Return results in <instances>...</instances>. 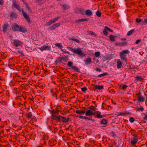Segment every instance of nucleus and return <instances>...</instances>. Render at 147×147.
Returning <instances> with one entry per match:
<instances>
[{
    "mask_svg": "<svg viewBox=\"0 0 147 147\" xmlns=\"http://www.w3.org/2000/svg\"><path fill=\"white\" fill-rule=\"evenodd\" d=\"M67 48L70 49L74 54H76L80 56L82 55L84 57L85 56V54L84 53H82V51L79 47L77 49H73L72 47H68Z\"/></svg>",
    "mask_w": 147,
    "mask_h": 147,
    "instance_id": "obj_1",
    "label": "nucleus"
},
{
    "mask_svg": "<svg viewBox=\"0 0 147 147\" xmlns=\"http://www.w3.org/2000/svg\"><path fill=\"white\" fill-rule=\"evenodd\" d=\"M129 51L128 50H124L122 51L120 54V57L123 61H125L126 59V55L125 54H129Z\"/></svg>",
    "mask_w": 147,
    "mask_h": 147,
    "instance_id": "obj_2",
    "label": "nucleus"
},
{
    "mask_svg": "<svg viewBox=\"0 0 147 147\" xmlns=\"http://www.w3.org/2000/svg\"><path fill=\"white\" fill-rule=\"evenodd\" d=\"M23 44V42L18 39H14L13 40V45L16 47L19 46H22Z\"/></svg>",
    "mask_w": 147,
    "mask_h": 147,
    "instance_id": "obj_3",
    "label": "nucleus"
},
{
    "mask_svg": "<svg viewBox=\"0 0 147 147\" xmlns=\"http://www.w3.org/2000/svg\"><path fill=\"white\" fill-rule=\"evenodd\" d=\"M60 17L58 16L55 17L54 19L50 20L49 22H47L45 24V26H48L51 25L53 24L56 22L59 18Z\"/></svg>",
    "mask_w": 147,
    "mask_h": 147,
    "instance_id": "obj_4",
    "label": "nucleus"
},
{
    "mask_svg": "<svg viewBox=\"0 0 147 147\" xmlns=\"http://www.w3.org/2000/svg\"><path fill=\"white\" fill-rule=\"evenodd\" d=\"M20 26L16 23H14L12 26V29L15 32L19 31Z\"/></svg>",
    "mask_w": 147,
    "mask_h": 147,
    "instance_id": "obj_5",
    "label": "nucleus"
},
{
    "mask_svg": "<svg viewBox=\"0 0 147 147\" xmlns=\"http://www.w3.org/2000/svg\"><path fill=\"white\" fill-rule=\"evenodd\" d=\"M13 6L16 8L19 11H21V8L19 5L16 3V1L15 0H13L12 1Z\"/></svg>",
    "mask_w": 147,
    "mask_h": 147,
    "instance_id": "obj_6",
    "label": "nucleus"
},
{
    "mask_svg": "<svg viewBox=\"0 0 147 147\" xmlns=\"http://www.w3.org/2000/svg\"><path fill=\"white\" fill-rule=\"evenodd\" d=\"M22 13L24 17L25 18L26 20L27 21L28 23H30V18L29 16L27 15L26 13L24 12L23 10H22Z\"/></svg>",
    "mask_w": 147,
    "mask_h": 147,
    "instance_id": "obj_7",
    "label": "nucleus"
},
{
    "mask_svg": "<svg viewBox=\"0 0 147 147\" xmlns=\"http://www.w3.org/2000/svg\"><path fill=\"white\" fill-rule=\"evenodd\" d=\"M97 112H98V111H96L95 112H93L90 110H88L86 112L85 115L88 116H92L94 115V113Z\"/></svg>",
    "mask_w": 147,
    "mask_h": 147,
    "instance_id": "obj_8",
    "label": "nucleus"
},
{
    "mask_svg": "<svg viewBox=\"0 0 147 147\" xmlns=\"http://www.w3.org/2000/svg\"><path fill=\"white\" fill-rule=\"evenodd\" d=\"M136 136H134V137L132 139H131L130 141V143L132 145H135L138 142V139L136 138Z\"/></svg>",
    "mask_w": 147,
    "mask_h": 147,
    "instance_id": "obj_9",
    "label": "nucleus"
},
{
    "mask_svg": "<svg viewBox=\"0 0 147 147\" xmlns=\"http://www.w3.org/2000/svg\"><path fill=\"white\" fill-rule=\"evenodd\" d=\"M51 49V47L49 45H44L42 47H40L39 48V49L42 51H43L45 50H46L47 49L50 50Z\"/></svg>",
    "mask_w": 147,
    "mask_h": 147,
    "instance_id": "obj_10",
    "label": "nucleus"
},
{
    "mask_svg": "<svg viewBox=\"0 0 147 147\" xmlns=\"http://www.w3.org/2000/svg\"><path fill=\"white\" fill-rule=\"evenodd\" d=\"M145 77V76H143V77L141 76H137L135 78V79L137 81H142L143 80L144 78Z\"/></svg>",
    "mask_w": 147,
    "mask_h": 147,
    "instance_id": "obj_11",
    "label": "nucleus"
},
{
    "mask_svg": "<svg viewBox=\"0 0 147 147\" xmlns=\"http://www.w3.org/2000/svg\"><path fill=\"white\" fill-rule=\"evenodd\" d=\"M9 26V25L8 24H4L3 27V32H6L7 30V28Z\"/></svg>",
    "mask_w": 147,
    "mask_h": 147,
    "instance_id": "obj_12",
    "label": "nucleus"
},
{
    "mask_svg": "<svg viewBox=\"0 0 147 147\" xmlns=\"http://www.w3.org/2000/svg\"><path fill=\"white\" fill-rule=\"evenodd\" d=\"M84 62L86 65H89L91 63L92 60L90 58L88 57L85 60H84Z\"/></svg>",
    "mask_w": 147,
    "mask_h": 147,
    "instance_id": "obj_13",
    "label": "nucleus"
},
{
    "mask_svg": "<svg viewBox=\"0 0 147 147\" xmlns=\"http://www.w3.org/2000/svg\"><path fill=\"white\" fill-rule=\"evenodd\" d=\"M19 31L25 32L27 31V30L25 28L23 27L22 26H21L19 27Z\"/></svg>",
    "mask_w": 147,
    "mask_h": 147,
    "instance_id": "obj_14",
    "label": "nucleus"
},
{
    "mask_svg": "<svg viewBox=\"0 0 147 147\" xmlns=\"http://www.w3.org/2000/svg\"><path fill=\"white\" fill-rule=\"evenodd\" d=\"M145 98L142 96H138V101L139 102H143L145 100Z\"/></svg>",
    "mask_w": 147,
    "mask_h": 147,
    "instance_id": "obj_15",
    "label": "nucleus"
},
{
    "mask_svg": "<svg viewBox=\"0 0 147 147\" xmlns=\"http://www.w3.org/2000/svg\"><path fill=\"white\" fill-rule=\"evenodd\" d=\"M50 113L52 114H59V111L58 109V108L56 109L55 110H53L50 111Z\"/></svg>",
    "mask_w": 147,
    "mask_h": 147,
    "instance_id": "obj_16",
    "label": "nucleus"
},
{
    "mask_svg": "<svg viewBox=\"0 0 147 147\" xmlns=\"http://www.w3.org/2000/svg\"><path fill=\"white\" fill-rule=\"evenodd\" d=\"M88 20V19L87 18H82L76 20L75 21V23L81 22H83L87 21Z\"/></svg>",
    "mask_w": 147,
    "mask_h": 147,
    "instance_id": "obj_17",
    "label": "nucleus"
},
{
    "mask_svg": "<svg viewBox=\"0 0 147 147\" xmlns=\"http://www.w3.org/2000/svg\"><path fill=\"white\" fill-rule=\"evenodd\" d=\"M69 119H70L69 117L66 118L64 117H62V121L63 123H67L69 121Z\"/></svg>",
    "mask_w": 147,
    "mask_h": 147,
    "instance_id": "obj_18",
    "label": "nucleus"
},
{
    "mask_svg": "<svg viewBox=\"0 0 147 147\" xmlns=\"http://www.w3.org/2000/svg\"><path fill=\"white\" fill-rule=\"evenodd\" d=\"M117 67L118 69L120 68L122 66V63L119 59H118L117 61Z\"/></svg>",
    "mask_w": 147,
    "mask_h": 147,
    "instance_id": "obj_19",
    "label": "nucleus"
},
{
    "mask_svg": "<svg viewBox=\"0 0 147 147\" xmlns=\"http://www.w3.org/2000/svg\"><path fill=\"white\" fill-rule=\"evenodd\" d=\"M131 114V113L129 112L127 113H125L123 112H120L118 114V116L121 115L122 116H125L126 115Z\"/></svg>",
    "mask_w": 147,
    "mask_h": 147,
    "instance_id": "obj_20",
    "label": "nucleus"
},
{
    "mask_svg": "<svg viewBox=\"0 0 147 147\" xmlns=\"http://www.w3.org/2000/svg\"><path fill=\"white\" fill-rule=\"evenodd\" d=\"M10 16L11 18H16L17 17V15L13 12H12L11 13Z\"/></svg>",
    "mask_w": 147,
    "mask_h": 147,
    "instance_id": "obj_21",
    "label": "nucleus"
},
{
    "mask_svg": "<svg viewBox=\"0 0 147 147\" xmlns=\"http://www.w3.org/2000/svg\"><path fill=\"white\" fill-rule=\"evenodd\" d=\"M86 15L87 16H90L92 13V12L89 9H87L85 11Z\"/></svg>",
    "mask_w": 147,
    "mask_h": 147,
    "instance_id": "obj_22",
    "label": "nucleus"
},
{
    "mask_svg": "<svg viewBox=\"0 0 147 147\" xmlns=\"http://www.w3.org/2000/svg\"><path fill=\"white\" fill-rule=\"evenodd\" d=\"M26 116L28 118H30L32 117V114L31 112H29L26 113Z\"/></svg>",
    "mask_w": 147,
    "mask_h": 147,
    "instance_id": "obj_23",
    "label": "nucleus"
},
{
    "mask_svg": "<svg viewBox=\"0 0 147 147\" xmlns=\"http://www.w3.org/2000/svg\"><path fill=\"white\" fill-rule=\"evenodd\" d=\"M106 27H107V26H105L104 29L103 31V33L104 35L105 36H107L108 35V30Z\"/></svg>",
    "mask_w": 147,
    "mask_h": 147,
    "instance_id": "obj_24",
    "label": "nucleus"
},
{
    "mask_svg": "<svg viewBox=\"0 0 147 147\" xmlns=\"http://www.w3.org/2000/svg\"><path fill=\"white\" fill-rule=\"evenodd\" d=\"M61 5L65 9H67L70 7V6L68 5Z\"/></svg>",
    "mask_w": 147,
    "mask_h": 147,
    "instance_id": "obj_25",
    "label": "nucleus"
},
{
    "mask_svg": "<svg viewBox=\"0 0 147 147\" xmlns=\"http://www.w3.org/2000/svg\"><path fill=\"white\" fill-rule=\"evenodd\" d=\"M76 112L78 114H84L85 113V111H79L78 110H76Z\"/></svg>",
    "mask_w": 147,
    "mask_h": 147,
    "instance_id": "obj_26",
    "label": "nucleus"
},
{
    "mask_svg": "<svg viewBox=\"0 0 147 147\" xmlns=\"http://www.w3.org/2000/svg\"><path fill=\"white\" fill-rule=\"evenodd\" d=\"M134 29H133L129 31L127 34V36H130L134 31Z\"/></svg>",
    "mask_w": 147,
    "mask_h": 147,
    "instance_id": "obj_27",
    "label": "nucleus"
},
{
    "mask_svg": "<svg viewBox=\"0 0 147 147\" xmlns=\"http://www.w3.org/2000/svg\"><path fill=\"white\" fill-rule=\"evenodd\" d=\"M96 15L99 17H100L101 16V13L99 11L97 10L96 13Z\"/></svg>",
    "mask_w": 147,
    "mask_h": 147,
    "instance_id": "obj_28",
    "label": "nucleus"
},
{
    "mask_svg": "<svg viewBox=\"0 0 147 147\" xmlns=\"http://www.w3.org/2000/svg\"><path fill=\"white\" fill-rule=\"evenodd\" d=\"M70 40L78 43H79L80 42V41L78 39H76L74 37H72L70 39Z\"/></svg>",
    "mask_w": 147,
    "mask_h": 147,
    "instance_id": "obj_29",
    "label": "nucleus"
},
{
    "mask_svg": "<svg viewBox=\"0 0 147 147\" xmlns=\"http://www.w3.org/2000/svg\"><path fill=\"white\" fill-rule=\"evenodd\" d=\"M99 113H98L96 115V117L100 119L102 118L103 117V116L102 115H101L100 114V112H98Z\"/></svg>",
    "mask_w": 147,
    "mask_h": 147,
    "instance_id": "obj_30",
    "label": "nucleus"
},
{
    "mask_svg": "<svg viewBox=\"0 0 147 147\" xmlns=\"http://www.w3.org/2000/svg\"><path fill=\"white\" fill-rule=\"evenodd\" d=\"M73 69H74L77 72H79L80 71L78 68L75 66H73L72 68Z\"/></svg>",
    "mask_w": 147,
    "mask_h": 147,
    "instance_id": "obj_31",
    "label": "nucleus"
},
{
    "mask_svg": "<svg viewBox=\"0 0 147 147\" xmlns=\"http://www.w3.org/2000/svg\"><path fill=\"white\" fill-rule=\"evenodd\" d=\"M107 121L106 119H103L101 121V123L102 124L106 125L107 124Z\"/></svg>",
    "mask_w": 147,
    "mask_h": 147,
    "instance_id": "obj_32",
    "label": "nucleus"
},
{
    "mask_svg": "<svg viewBox=\"0 0 147 147\" xmlns=\"http://www.w3.org/2000/svg\"><path fill=\"white\" fill-rule=\"evenodd\" d=\"M114 36L113 35H111L109 36V39L111 40L112 41H115V38L114 37Z\"/></svg>",
    "mask_w": 147,
    "mask_h": 147,
    "instance_id": "obj_33",
    "label": "nucleus"
},
{
    "mask_svg": "<svg viewBox=\"0 0 147 147\" xmlns=\"http://www.w3.org/2000/svg\"><path fill=\"white\" fill-rule=\"evenodd\" d=\"M96 88L97 89L99 90H100V89L103 88V86L102 85L101 86H98L96 85L95 86Z\"/></svg>",
    "mask_w": 147,
    "mask_h": 147,
    "instance_id": "obj_34",
    "label": "nucleus"
},
{
    "mask_svg": "<svg viewBox=\"0 0 147 147\" xmlns=\"http://www.w3.org/2000/svg\"><path fill=\"white\" fill-rule=\"evenodd\" d=\"M144 110V108L142 106H141L140 108H138L136 109V111H143Z\"/></svg>",
    "mask_w": 147,
    "mask_h": 147,
    "instance_id": "obj_35",
    "label": "nucleus"
},
{
    "mask_svg": "<svg viewBox=\"0 0 147 147\" xmlns=\"http://www.w3.org/2000/svg\"><path fill=\"white\" fill-rule=\"evenodd\" d=\"M108 73H105L103 74H99L98 75V77H102L104 76L107 75H108Z\"/></svg>",
    "mask_w": 147,
    "mask_h": 147,
    "instance_id": "obj_36",
    "label": "nucleus"
},
{
    "mask_svg": "<svg viewBox=\"0 0 147 147\" xmlns=\"http://www.w3.org/2000/svg\"><path fill=\"white\" fill-rule=\"evenodd\" d=\"M87 32L89 34H90L91 35H95V36H97V35L92 31H88Z\"/></svg>",
    "mask_w": 147,
    "mask_h": 147,
    "instance_id": "obj_37",
    "label": "nucleus"
},
{
    "mask_svg": "<svg viewBox=\"0 0 147 147\" xmlns=\"http://www.w3.org/2000/svg\"><path fill=\"white\" fill-rule=\"evenodd\" d=\"M52 118L53 119L55 120L56 121H57L58 119V116H57L55 115H52Z\"/></svg>",
    "mask_w": 147,
    "mask_h": 147,
    "instance_id": "obj_38",
    "label": "nucleus"
},
{
    "mask_svg": "<svg viewBox=\"0 0 147 147\" xmlns=\"http://www.w3.org/2000/svg\"><path fill=\"white\" fill-rule=\"evenodd\" d=\"M73 64V63L71 61H69L67 63V65L69 67H71L72 68V67L73 66L72 65Z\"/></svg>",
    "mask_w": 147,
    "mask_h": 147,
    "instance_id": "obj_39",
    "label": "nucleus"
},
{
    "mask_svg": "<svg viewBox=\"0 0 147 147\" xmlns=\"http://www.w3.org/2000/svg\"><path fill=\"white\" fill-rule=\"evenodd\" d=\"M127 41H125L121 42V46L122 47L126 46L127 45Z\"/></svg>",
    "mask_w": 147,
    "mask_h": 147,
    "instance_id": "obj_40",
    "label": "nucleus"
},
{
    "mask_svg": "<svg viewBox=\"0 0 147 147\" xmlns=\"http://www.w3.org/2000/svg\"><path fill=\"white\" fill-rule=\"evenodd\" d=\"M55 28H56L55 27V26L53 24L48 29H49V30H55Z\"/></svg>",
    "mask_w": 147,
    "mask_h": 147,
    "instance_id": "obj_41",
    "label": "nucleus"
},
{
    "mask_svg": "<svg viewBox=\"0 0 147 147\" xmlns=\"http://www.w3.org/2000/svg\"><path fill=\"white\" fill-rule=\"evenodd\" d=\"M100 53L99 52H96L94 53V55L96 57H97L100 56Z\"/></svg>",
    "mask_w": 147,
    "mask_h": 147,
    "instance_id": "obj_42",
    "label": "nucleus"
},
{
    "mask_svg": "<svg viewBox=\"0 0 147 147\" xmlns=\"http://www.w3.org/2000/svg\"><path fill=\"white\" fill-rule=\"evenodd\" d=\"M88 109L90 110H91L93 111H95L96 110L95 107L93 106H91L88 108Z\"/></svg>",
    "mask_w": 147,
    "mask_h": 147,
    "instance_id": "obj_43",
    "label": "nucleus"
},
{
    "mask_svg": "<svg viewBox=\"0 0 147 147\" xmlns=\"http://www.w3.org/2000/svg\"><path fill=\"white\" fill-rule=\"evenodd\" d=\"M135 120L134 119L133 117H131L129 118V121L131 123H133L134 121Z\"/></svg>",
    "mask_w": 147,
    "mask_h": 147,
    "instance_id": "obj_44",
    "label": "nucleus"
},
{
    "mask_svg": "<svg viewBox=\"0 0 147 147\" xmlns=\"http://www.w3.org/2000/svg\"><path fill=\"white\" fill-rule=\"evenodd\" d=\"M56 46L60 48H62V45L61 43H57L55 44Z\"/></svg>",
    "mask_w": 147,
    "mask_h": 147,
    "instance_id": "obj_45",
    "label": "nucleus"
},
{
    "mask_svg": "<svg viewBox=\"0 0 147 147\" xmlns=\"http://www.w3.org/2000/svg\"><path fill=\"white\" fill-rule=\"evenodd\" d=\"M84 119H88V120L92 121L93 122L94 121V119L87 117H84Z\"/></svg>",
    "mask_w": 147,
    "mask_h": 147,
    "instance_id": "obj_46",
    "label": "nucleus"
},
{
    "mask_svg": "<svg viewBox=\"0 0 147 147\" xmlns=\"http://www.w3.org/2000/svg\"><path fill=\"white\" fill-rule=\"evenodd\" d=\"M62 116L61 115H59L57 121H62Z\"/></svg>",
    "mask_w": 147,
    "mask_h": 147,
    "instance_id": "obj_47",
    "label": "nucleus"
},
{
    "mask_svg": "<svg viewBox=\"0 0 147 147\" xmlns=\"http://www.w3.org/2000/svg\"><path fill=\"white\" fill-rule=\"evenodd\" d=\"M53 25H54V26L56 28H57L60 26L61 25V24L60 23H59L54 24H53Z\"/></svg>",
    "mask_w": 147,
    "mask_h": 147,
    "instance_id": "obj_48",
    "label": "nucleus"
},
{
    "mask_svg": "<svg viewBox=\"0 0 147 147\" xmlns=\"http://www.w3.org/2000/svg\"><path fill=\"white\" fill-rule=\"evenodd\" d=\"M80 13L82 14L83 15L84 13V10L83 9H79Z\"/></svg>",
    "mask_w": 147,
    "mask_h": 147,
    "instance_id": "obj_49",
    "label": "nucleus"
},
{
    "mask_svg": "<svg viewBox=\"0 0 147 147\" xmlns=\"http://www.w3.org/2000/svg\"><path fill=\"white\" fill-rule=\"evenodd\" d=\"M136 22L139 23L142 21V20L140 19L136 18Z\"/></svg>",
    "mask_w": 147,
    "mask_h": 147,
    "instance_id": "obj_50",
    "label": "nucleus"
},
{
    "mask_svg": "<svg viewBox=\"0 0 147 147\" xmlns=\"http://www.w3.org/2000/svg\"><path fill=\"white\" fill-rule=\"evenodd\" d=\"M81 90L83 92H84L85 91L87 90V88L86 87H84V88H81Z\"/></svg>",
    "mask_w": 147,
    "mask_h": 147,
    "instance_id": "obj_51",
    "label": "nucleus"
},
{
    "mask_svg": "<svg viewBox=\"0 0 147 147\" xmlns=\"http://www.w3.org/2000/svg\"><path fill=\"white\" fill-rule=\"evenodd\" d=\"M68 59L69 58L68 57L65 55H64V61L65 62H66Z\"/></svg>",
    "mask_w": 147,
    "mask_h": 147,
    "instance_id": "obj_52",
    "label": "nucleus"
},
{
    "mask_svg": "<svg viewBox=\"0 0 147 147\" xmlns=\"http://www.w3.org/2000/svg\"><path fill=\"white\" fill-rule=\"evenodd\" d=\"M144 114L145 115L144 117L143 118V119L145 120H147V114L144 113Z\"/></svg>",
    "mask_w": 147,
    "mask_h": 147,
    "instance_id": "obj_53",
    "label": "nucleus"
},
{
    "mask_svg": "<svg viewBox=\"0 0 147 147\" xmlns=\"http://www.w3.org/2000/svg\"><path fill=\"white\" fill-rule=\"evenodd\" d=\"M61 62V60L60 59H59V57L55 61V62L57 63H60Z\"/></svg>",
    "mask_w": 147,
    "mask_h": 147,
    "instance_id": "obj_54",
    "label": "nucleus"
},
{
    "mask_svg": "<svg viewBox=\"0 0 147 147\" xmlns=\"http://www.w3.org/2000/svg\"><path fill=\"white\" fill-rule=\"evenodd\" d=\"M127 86L126 85H124L122 87V89L123 90H125Z\"/></svg>",
    "mask_w": 147,
    "mask_h": 147,
    "instance_id": "obj_55",
    "label": "nucleus"
},
{
    "mask_svg": "<svg viewBox=\"0 0 147 147\" xmlns=\"http://www.w3.org/2000/svg\"><path fill=\"white\" fill-rule=\"evenodd\" d=\"M115 45L116 46H121V42H117L115 43Z\"/></svg>",
    "mask_w": 147,
    "mask_h": 147,
    "instance_id": "obj_56",
    "label": "nucleus"
},
{
    "mask_svg": "<svg viewBox=\"0 0 147 147\" xmlns=\"http://www.w3.org/2000/svg\"><path fill=\"white\" fill-rule=\"evenodd\" d=\"M63 50L64 49H62L61 50V51L65 53L69 54V52H68L67 51H64Z\"/></svg>",
    "mask_w": 147,
    "mask_h": 147,
    "instance_id": "obj_57",
    "label": "nucleus"
},
{
    "mask_svg": "<svg viewBox=\"0 0 147 147\" xmlns=\"http://www.w3.org/2000/svg\"><path fill=\"white\" fill-rule=\"evenodd\" d=\"M141 41V40L140 39H138V40H137L135 43L136 44H138L140 42V41Z\"/></svg>",
    "mask_w": 147,
    "mask_h": 147,
    "instance_id": "obj_58",
    "label": "nucleus"
},
{
    "mask_svg": "<svg viewBox=\"0 0 147 147\" xmlns=\"http://www.w3.org/2000/svg\"><path fill=\"white\" fill-rule=\"evenodd\" d=\"M106 28H107L108 31H109L110 32H113V30H112L111 29L108 28L107 26V27Z\"/></svg>",
    "mask_w": 147,
    "mask_h": 147,
    "instance_id": "obj_59",
    "label": "nucleus"
},
{
    "mask_svg": "<svg viewBox=\"0 0 147 147\" xmlns=\"http://www.w3.org/2000/svg\"><path fill=\"white\" fill-rule=\"evenodd\" d=\"M77 117L81 119H84V116H83L78 115Z\"/></svg>",
    "mask_w": 147,
    "mask_h": 147,
    "instance_id": "obj_60",
    "label": "nucleus"
},
{
    "mask_svg": "<svg viewBox=\"0 0 147 147\" xmlns=\"http://www.w3.org/2000/svg\"><path fill=\"white\" fill-rule=\"evenodd\" d=\"M17 52L18 53L20 54H21L22 55H23V52L22 51H17Z\"/></svg>",
    "mask_w": 147,
    "mask_h": 147,
    "instance_id": "obj_61",
    "label": "nucleus"
},
{
    "mask_svg": "<svg viewBox=\"0 0 147 147\" xmlns=\"http://www.w3.org/2000/svg\"><path fill=\"white\" fill-rule=\"evenodd\" d=\"M4 3L3 0H0V5H2Z\"/></svg>",
    "mask_w": 147,
    "mask_h": 147,
    "instance_id": "obj_62",
    "label": "nucleus"
},
{
    "mask_svg": "<svg viewBox=\"0 0 147 147\" xmlns=\"http://www.w3.org/2000/svg\"><path fill=\"white\" fill-rule=\"evenodd\" d=\"M26 4V7L28 9H30V7H29L28 4L27 3H26L25 4Z\"/></svg>",
    "mask_w": 147,
    "mask_h": 147,
    "instance_id": "obj_63",
    "label": "nucleus"
},
{
    "mask_svg": "<svg viewBox=\"0 0 147 147\" xmlns=\"http://www.w3.org/2000/svg\"><path fill=\"white\" fill-rule=\"evenodd\" d=\"M144 22L145 23V24L147 23V18L144 20Z\"/></svg>",
    "mask_w": 147,
    "mask_h": 147,
    "instance_id": "obj_64",
    "label": "nucleus"
}]
</instances>
